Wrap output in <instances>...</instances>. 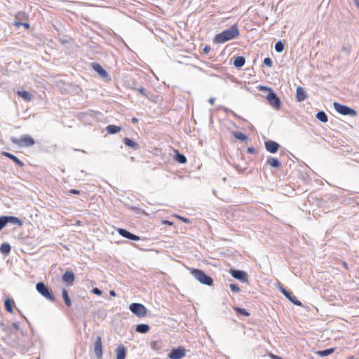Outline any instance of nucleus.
Segmentation results:
<instances>
[{
	"instance_id": "nucleus-10",
	"label": "nucleus",
	"mask_w": 359,
	"mask_h": 359,
	"mask_svg": "<svg viewBox=\"0 0 359 359\" xmlns=\"http://www.w3.org/2000/svg\"><path fill=\"white\" fill-rule=\"evenodd\" d=\"M186 349L182 346H179L171 350L168 356L170 359H181L185 356Z\"/></svg>"
},
{
	"instance_id": "nucleus-2",
	"label": "nucleus",
	"mask_w": 359,
	"mask_h": 359,
	"mask_svg": "<svg viewBox=\"0 0 359 359\" xmlns=\"http://www.w3.org/2000/svg\"><path fill=\"white\" fill-rule=\"evenodd\" d=\"M191 275L201 283L210 286L213 283V279L207 275L203 271L198 269H191L190 271Z\"/></svg>"
},
{
	"instance_id": "nucleus-51",
	"label": "nucleus",
	"mask_w": 359,
	"mask_h": 359,
	"mask_svg": "<svg viewBox=\"0 0 359 359\" xmlns=\"http://www.w3.org/2000/svg\"><path fill=\"white\" fill-rule=\"evenodd\" d=\"M109 294L112 297H116V293L114 290H110L109 292Z\"/></svg>"
},
{
	"instance_id": "nucleus-23",
	"label": "nucleus",
	"mask_w": 359,
	"mask_h": 359,
	"mask_svg": "<svg viewBox=\"0 0 359 359\" xmlns=\"http://www.w3.org/2000/svg\"><path fill=\"white\" fill-rule=\"evenodd\" d=\"M150 330V327L148 324H138L136 325L135 331L141 334L147 333Z\"/></svg>"
},
{
	"instance_id": "nucleus-26",
	"label": "nucleus",
	"mask_w": 359,
	"mask_h": 359,
	"mask_svg": "<svg viewBox=\"0 0 359 359\" xmlns=\"http://www.w3.org/2000/svg\"><path fill=\"white\" fill-rule=\"evenodd\" d=\"M105 130L109 134L114 135L120 132L121 130V128L116 125H109L106 127Z\"/></svg>"
},
{
	"instance_id": "nucleus-59",
	"label": "nucleus",
	"mask_w": 359,
	"mask_h": 359,
	"mask_svg": "<svg viewBox=\"0 0 359 359\" xmlns=\"http://www.w3.org/2000/svg\"><path fill=\"white\" fill-rule=\"evenodd\" d=\"M344 266H345L346 268H347V265H346V264L345 262L344 263Z\"/></svg>"
},
{
	"instance_id": "nucleus-46",
	"label": "nucleus",
	"mask_w": 359,
	"mask_h": 359,
	"mask_svg": "<svg viewBox=\"0 0 359 359\" xmlns=\"http://www.w3.org/2000/svg\"><path fill=\"white\" fill-rule=\"evenodd\" d=\"M12 326L16 330H20V325H19V323H18V322L13 323Z\"/></svg>"
},
{
	"instance_id": "nucleus-9",
	"label": "nucleus",
	"mask_w": 359,
	"mask_h": 359,
	"mask_svg": "<svg viewBox=\"0 0 359 359\" xmlns=\"http://www.w3.org/2000/svg\"><path fill=\"white\" fill-rule=\"evenodd\" d=\"M280 292L288 299L290 300L292 304L297 306H302V302L297 299V298L292 294V292L286 290L285 288L283 287H280Z\"/></svg>"
},
{
	"instance_id": "nucleus-50",
	"label": "nucleus",
	"mask_w": 359,
	"mask_h": 359,
	"mask_svg": "<svg viewBox=\"0 0 359 359\" xmlns=\"http://www.w3.org/2000/svg\"><path fill=\"white\" fill-rule=\"evenodd\" d=\"M13 25H14L15 26H16V27H19V26H21V25H22V22H18V21H15V22H13Z\"/></svg>"
},
{
	"instance_id": "nucleus-17",
	"label": "nucleus",
	"mask_w": 359,
	"mask_h": 359,
	"mask_svg": "<svg viewBox=\"0 0 359 359\" xmlns=\"http://www.w3.org/2000/svg\"><path fill=\"white\" fill-rule=\"evenodd\" d=\"M2 154H3V155L4 156H6V157L10 158L11 160H12L19 167H23L24 166V163L21 160H20L17 156L13 155V154L7 152V151H4Z\"/></svg>"
},
{
	"instance_id": "nucleus-60",
	"label": "nucleus",
	"mask_w": 359,
	"mask_h": 359,
	"mask_svg": "<svg viewBox=\"0 0 359 359\" xmlns=\"http://www.w3.org/2000/svg\"><path fill=\"white\" fill-rule=\"evenodd\" d=\"M38 359H39V358H38Z\"/></svg>"
},
{
	"instance_id": "nucleus-38",
	"label": "nucleus",
	"mask_w": 359,
	"mask_h": 359,
	"mask_svg": "<svg viewBox=\"0 0 359 359\" xmlns=\"http://www.w3.org/2000/svg\"><path fill=\"white\" fill-rule=\"evenodd\" d=\"M229 287L233 292H238L241 291L240 287L234 283L230 284Z\"/></svg>"
},
{
	"instance_id": "nucleus-27",
	"label": "nucleus",
	"mask_w": 359,
	"mask_h": 359,
	"mask_svg": "<svg viewBox=\"0 0 359 359\" xmlns=\"http://www.w3.org/2000/svg\"><path fill=\"white\" fill-rule=\"evenodd\" d=\"M62 299L66 304L67 306L69 307L72 306V302H71V299L69 298V294H68V291L65 289V288H63L62 290Z\"/></svg>"
},
{
	"instance_id": "nucleus-4",
	"label": "nucleus",
	"mask_w": 359,
	"mask_h": 359,
	"mask_svg": "<svg viewBox=\"0 0 359 359\" xmlns=\"http://www.w3.org/2000/svg\"><path fill=\"white\" fill-rule=\"evenodd\" d=\"M11 141L20 147H31L34 144V140L29 135H24L20 138L11 137Z\"/></svg>"
},
{
	"instance_id": "nucleus-41",
	"label": "nucleus",
	"mask_w": 359,
	"mask_h": 359,
	"mask_svg": "<svg viewBox=\"0 0 359 359\" xmlns=\"http://www.w3.org/2000/svg\"><path fill=\"white\" fill-rule=\"evenodd\" d=\"M259 89L262 91H267L268 93H270V90H273L271 88L264 86H259Z\"/></svg>"
},
{
	"instance_id": "nucleus-21",
	"label": "nucleus",
	"mask_w": 359,
	"mask_h": 359,
	"mask_svg": "<svg viewBox=\"0 0 359 359\" xmlns=\"http://www.w3.org/2000/svg\"><path fill=\"white\" fill-rule=\"evenodd\" d=\"M15 304V302L13 299L6 298L4 300V307L6 311L8 313H13V306Z\"/></svg>"
},
{
	"instance_id": "nucleus-14",
	"label": "nucleus",
	"mask_w": 359,
	"mask_h": 359,
	"mask_svg": "<svg viewBox=\"0 0 359 359\" xmlns=\"http://www.w3.org/2000/svg\"><path fill=\"white\" fill-rule=\"evenodd\" d=\"M75 279L74 273L71 270H67L62 276V280L68 285H72Z\"/></svg>"
},
{
	"instance_id": "nucleus-20",
	"label": "nucleus",
	"mask_w": 359,
	"mask_h": 359,
	"mask_svg": "<svg viewBox=\"0 0 359 359\" xmlns=\"http://www.w3.org/2000/svg\"><path fill=\"white\" fill-rule=\"evenodd\" d=\"M5 217H6L7 224L8 223H11L13 224L18 225L20 226L22 225V220H20L18 217H16L15 216H8V215H5Z\"/></svg>"
},
{
	"instance_id": "nucleus-42",
	"label": "nucleus",
	"mask_w": 359,
	"mask_h": 359,
	"mask_svg": "<svg viewBox=\"0 0 359 359\" xmlns=\"http://www.w3.org/2000/svg\"><path fill=\"white\" fill-rule=\"evenodd\" d=\"M92 292L97 295H101L102 293V292L97 287L93 288Z\"/></svg>"
},
{
	"instance_id": "nucleus-12",
	"label": "nucleus",
	"mask_w": 359,
	"mask_h": 359,
	"mask_svg": "<svg viewBox=\"0 0 359 359\" xmlns=\"http://www.w3.org/2000/svg\"><path fill=\"white\" fill-rule=\"evenodd\" d=\"M117 231L119 233V235L129 240L137 241L140 239V236L130 233L129 231L125 229L118 228L117 229Z\"/></svg>"
},
{
	"instance_id": "nucleus-18",
	"label": "nucleus",
	"mask_w": 359,
	"mask_h": 359,
	"mask_svg": "<svg viewBox=\"0 0 359 359\" xmlns=\"http://www.w3.org/2000/svg\"><path fill=\"white\" fill-rule=\"evenodd\" d=\"M116 359H125L126 356V348L123 345H119L116 348Z\"/></svg>"
},
{
	"instance_id": "nucleus-44",
	"label": "nucleus",
	"mask_w": 359,
	"mask_h": 359,
	"mask_svg": "<svg viewBox=\"0 0 359 359\" xmlns=\"http://www.w3.org/2000/svg\"><path fill=\"white\" fill-rule=\"evenodd\" d=\"M25 16V13H22V12H19L16 14L15 15V18L17 20H20V19H22Z\"/></svg>"
},
{
	"instance_id": "nucleus-6",
	"label": "nucleus",
	"mask_w": 359,
	"mask_h": 359,
	"mask_svg": "<svg viewBox=\"0 0 359 359\" xmlns=\"http://www.w3.org/2000/svg\"><path fill=\"white\" fill-rule=\"evenodd\" d=\"M129 309L133 314L140 318L145 316L147 313V309L143 304L140 303L130 304Z\"/></svg>"
},
{
	"instance_id": "nucleus-28",
	"label": "nucleus",
	"mask_w": 359,
	"mask_h": 359,
	"mask_svg": "<svg viewBox=\"0 0 359 359\" xmlns=\"http://www.w3.org/2000/svg\"><path fill=\"white\" fill-rule=\"evenodd\" d=\"M17 95L20 97H21L25 101H30L32 98V96L31 94H29L27 91L22 90H18L17 92Z\"/></svg>"
},
{
	"instance_id": "nucleus-43",
	"label": "nucleus",
	"mask_w": 359,
	"mask_h": 359,
	"mask_svg": "<svg viewBox=\"0 0 359 359\" xmlns=\"http://www.w3.org/2000/svg\"><path fill=\"white\" fill-rule=\"evenodd\" d=\"M69 193L71 194H76V195H79L81 194V191L79 190H77V189H72L69 191Z\"/></svg>"
},
{
	"instance_id": "nucleus-52",
	"label": "nucleus",
	"mask_w": 359,
	"mask_h": 359,
	"mask_svg": "<svg viewBox=\"0 0 359 359\" xmlns=\"http://www.w3.org/2000/svg\"><path fill=\"white\" fill-rule=\"evenodd\" d=\"M215 99L214 97H210V98L209 99L208 102H209L211 104H214V102H215Z\"/></svg>"
},
{
	"instance_id": "nucleus-35",
	"label": "nucleus",
	"mask_w": 359,
	"mask_h": 359,
	"mask_svg": "<svg viewBox=\"0 0 359 359\" xmlns=\"http://www.w3.org/2000/svg\"><path fill=\"white\" fill-rule=\"evenodd\" d=\"M285 45L281 41H278L276 43L274 48L277 53H281L284 50Z\"/></svg>"
},
{
	"instance_id": "nucleus-34",
	"label": "nucleus",
	"mask_w": 359,
	"mask_h": 359,
	"mask_svg": "<svg viewBox=\"0 0 359 359\" xmlns=\"http://www.w3.org/2000/svg\"><path fill=\"white\" fill-rule=\"evenodd\" d=\"M233 134L236 139L241 140V141H246L248 139V137L246 135H245L244 133L239 132V131H235L233 133Z\"/></svg>"
},
{
	"instance_id": "nucleus-11",
	"label": "nucleus",
	"mask_w": 359,
	"mask_h": 359,
	"mask_svg": "<svg viewBox=\"0 0 359 359\" xmlns=\"http://www.w3.org/2000/svg\"><path fill=\"white\" fill-rule=\"evenodd\" d=\"M94 353L96 355L97 359H100L102 356V338L100 336H98L96 338V340L94 344Z\"/></svg>"
},
{
	"instance_id": "nucleus-39",
	"label": "nucleus",
	"mask_w": 359,
	"mask_h": 359,
	"mask_svg": "<svg viewBox=\"0 0 359 359\" xmlns=\"http://www.w3.org/2000/svg\"><path fill=\"white\" fill-rule=\"evenodd\" d=\"M1 326L2 327V330L7 332V333H11L12 332V328L11 326L4 325V323H1Z\"/></svg>"
},
{
	"instance_id": "nucleus-7",
	"label": "nucleus",
	"mask_w": 359,
	"mask_h": 359,
	"mask_svg": "<svg viewBox=\"0 0 359 359\" xmlns=\"http://www.w3.org/2000/svg\"><path fill=\"white\" fill-rule=\"evenodd\" d=\"M269 104L276 109H279L281 107V100L274 90H270L266 97Z\"/></svg>"
},
{
	"instance_id": "nucleus-22",
	"label": "nucleus",
	"mask_w": 359,
	"mask_h": 359,
	"mask_svg": "<svg viewBox=\"0 0 359 359\" xmlns=\"http://www.w3.org/2000/svg\"><path fill=\"white\" fill-rule=\"evenodd\" d=\"M123 142L127 147L133 149L134 150H137L139 149L138 144L132 139L125 137L123 139Z\"/></svg>"
},
{
	"instance_id": "nucleus-32",
	"label": "nucleus",
	"mask_w": 359,
	"mask_h": 359,
	"mask_svg": "<svg viewBox=\"0 0 359 359\" xmlns=\"http://www.w3.org/2000/svg\"><path fill=\"white\" fill-rule=\"evenodd\" d=\"M233 310L236 311V313L238 316H245V317H248L250 316V313L245 309L234 306Z\"/></svg>"
},
{
	"instance_id": "nucleus-19",
	"label": "nucleus",
	"mask_w": 359,
	"mask_h": 359,
	"mask_svg": "<svg viewBox=\"0 0 359 359\" xmlns=\"http://www.w3.org/2000/svg\"><path fill=\"white\" fill-rule=\"evenodd\" d=\"M266 164L275 168H280L281 167V163L280 161L274 157L269 156L267 158Z\"/></svg>"
},
{
	"instance_id": "nucleus-8",
	"label": "nucleus",
	"mask_w": 359,
	"mask_h": 359,
	"mask_svg": "<svg viewBox=\"0 0 359 359\" xmlns=\"http://www.w3.org/2000/svg\"><path fill=\"white\" fill-rule=\"evenodd\" d=\"M229 273L233 278L238 279L243 283H247L248 281V273L245 271L231 269L229 270Z\"/></svg>"
},
{
	"instance_id": "nucleus-1",
	"label": "nucleus",
	"mask_w": 359,
	"mask_h": 359,
	"mask_svg": "<svg viewBox=\"0 0 359 359\" xmlns=\"http://www.w3.org/2000/svg\"><path fill=\"white\" fill-rule=\"evenodd\" d=\"M239 35V29L237 25H232L230 28L223 30L215 35L214 42L217 43H225L236 38Z\"/></svg>"
},
{
	"instance_id": "nucleus-31",
	"label": "nucleus",
	"mask_w": 359,
	"mask_h": 359,
	"mask_svg": "<svg viewBox=\"0 0 359 359\" xmlns=\"http://www.w3.org/2000/svg\"><path fill=\"white\" fill-rule=\"evenodd\" d=\"M163 346V341L161 340L153 341L151 342V348L155 351L161 350Z\"/></svg>"
},
{
	"instance_id": "nucleus-45",
	"label": "nucleus",
	"mask_w": 359,
	"mask_h": 359,
	"mask_svg": "<svg viewBox=\"0 0 359 359\" xmlns=\"http://www.w3.org/2000/svg\"><path fill=\"white\" fill-rule=\"evenodd\" d=\"M203 53H205V54H208L210 50V46H205L204 48H203Z\"/></svg>"
},
{
	"instance_id": "nucleus-53",
	"label": "nucleus",
	"mask_w": 359,
	"mask_h": 359,
	"mask_svg": "<svg viewBox=\"0 0 359 359\" xmlns=\"http://www.w3.org/2000/svg\"><path fill=\"white\" fill-rule=\"evenodd\" d=\"M137 122H138V118H137L135 117H133L132 118V123H137Z\"/></svg>"
},
{
	"instance_id": "nucleus-33",
	"label": "nucleus",
	"mask_w": 359,
	"mask_h": 359,
	"mask_svg": "<svg viewBox=\"0 0 359 359\" xmlns=\"http://www.w3.org/2000/svg\"><path fill=\"white\" fill-rule=\"evenodd\" d=\"M334 350L335 349L334 348H327L325 350L319 351L317 352V354L319 356L325 357V356L330 355V354L333 353Z\"/></svg>"
},
{
	"instance_id": "nucleus-3",
	"label": "nucleus",
	"mask_w": 359,
	"mask_h": 359,
	"mask_svg": "<svg viewBox=\"0 0 359 359\" xmlns=\"http://www.w3.org/2000/svg\"><path fill=\"white\" fill-rule=\"evenodd\" d=\"M36 289L37 292L46 299L55 302L56 299L51 290L43 282H39L36 285Z\"/></svg>"
},
{
	"instance_id": "nucleus-37",
	"label": "nucleus",
	"mask_w": 359,
	"mask_h": 359,
	"mask_svg": "<svg viewBox=\"0 0 359 359\" xmlns=\"http://www.w3.org/2000/svg\"><path fill=\"white\" fill-rule=\"evenodd\" d=\"M7 225L5 215L0 217V231Z\"/></svg>"
},
{
	"instance_id": "nucleus-29",
	"label": "nucleus",
	"mask_w": 359,
	"mask_h": 359,
	"mask_svg": "<svg viewBox=\"0 0 359 359\" xmlns=\"http://www.w3.org/2000/svg\"><path fill=\"white\" fill-rule=\"evenodd\" d=\"M316 118L323 123H327L328 121V117L324 111H318Z\"/></svg>"
},
{
	"instance_id": "nucleus-47",
	"label": "nucleus",
	"mask_w": 359,
	"mask_h": 359,
	"mask_svg": "<svg viewBox=\"0 0 359 359\" xmlns=\"http://www.w3.org/2000/svg\"><path fill=\"white\" fill-rule=\"evenodd\" d=\"M255 151L256 150H255V149L254 147H248L247 151L249 154H254V153H255Z\"/></svg>"
},
{
	"instance_id": "nucleus-54",
	"label": "nucleus",
	"mask_w": 359,
	"mask_h": 359,
	"mask_svg": "<svg viewBox=\"0 0 359 359\" xmlns=\"http://www.w3.org/2000/svg\"><path fill=\"white\" fill-rule=\"evenodd\" d=\"M354 5L356 6L357 8H359V1H353Z\"/></svg>"
},
{
	"instance_id": "nucleus-56",
	"label": "nucleus",
	"mask_w": 359,
	"mask_h": 359,
	"mask_svg": "<svg viewBox=\"0 0 359 359\" xmlns=\"http://www.w3.org/2000/svg\"><path fill=\"white\" fill-rule=\"evenodd\" d=\"M231 113L236 117H238V116L233 111H231Z\"/></svg>"
},
{
	"instance_id": "nucleus-49",
	"label": "nucleus",
	"mask_w": 359,
	"mask_h": 359,
	"mask_svg": "<svg viewBox=\"0 0 359 359\" xmlns=\"http://www.w3.org/2000/svg\"><path fill=\"white\" fill-rule=\"evenodd\" d=\"M22 26H23L26 29H29L30 27L29 24L27 22H22Z\"/></svg>"
},
{
	"instance_id": "nucleus-13",
	"label": "nucleus",
	"mask_w": 359,
	"mask_h": 359,
	"mask_svg": "<svg viewBox=\"0 0 359 359\" xmlns=\"http://www.w3.org/2000/svg\"><path fill=\"white\" fill-rule=\"evenodd\" d=\"M264 145L266 151L271 154L276 153L280 147L279 144L273 140L265 141Z\"/></svg>"
},
{
	"instance_id": "nucleus-55",
	"label": "nucleus",
	"mask_w": 359,
	"mask_h": 359,
	"mask_svg": "<svg viewBox=\"0 0 359 359\" xmlns=\"http://www.w3.org/2000/svg\"><path fill=\"white\" fill-rule=\"evenodd\" d=\"M164 223H165V224H167L168 225H172V222H170V221H168V220H165Z\"/></svg>"
},
{
	"instance_id": "nucleus-16",
	"label": "nucleus",
	"mask_w": 359,
	"mask_h": 359,
	"mask_svg": "<svg viewBox=\"0 0 359 359\" xmlns=\"http://www.w3.org/2000/svg\"><path fill=\"white\" fill-rule=\"evenodd\" d=\"M93 69L102 77V78H107L109 77L108 73L105 69L102 68V67L98 63L93 62L92 63Z\"/></svg>"
},
{
	"instance_id": "nucleus-48",
	"label": "nucleus",
	"mask_w": 359,
	"mask_h": 359,
	"mask_svg": "<svg viewBox=\"0 0 359 359\" xmlns=\"http://www.w3.org/2000/svg\"><path fill=\"white\" fill-rule=\"evenodd\" d=\"M180 219L184 222V223H187V224H189L190 222V220L188 218H184V217H180Z\"/></svg>"
},
{
	"instance_id": "nucleus-36",
	"label": "nucleus",
	"mask_w": 359,
	"mask_h": 359,
	"mask_svg": "<svg viewBox=\"0 0 359 359\" xmlns=\"http://www.w3.org/2000/svg\"><path fill=\"white\" fill-rule=\"evenodd\" d=\"M135 90H137L140 94H142L143 96L149 98V93L147 92L146 89L143 87H140V88H135Z\"/></svg>"
},
{
	"instance_id": "nucleus-25",
	"label": "nucleus",
	"mask_w": 359,
	"mask_h": 359,
	"mask_svg": "<svg viewBox=\"0 0 359 359\" xmlns=\"http://www.w3.org/2000/svg\"><path fill=\"white\" fill-rule=\"evenodd\" d=\"M11 250V246L8 243H4L0 246V252L4 256H7Z\"/></svg>"
},
{
	"instance_id": "nucleus-58",
	"label": "nucleus",
	"mask_w": 359,
	"mask_h": 359,
	"mask_svg": "<svg viewBox=\"0 0 359 359\" xmlns=\"http://www.w3.org/2000/svg\"><path fill=\"white\" fill-rule=\"evenodd\" d=\"M222 180H223L224 182H226V177H223Z\"/></svg>"
},
{
	"instance_id": "nucleus-57",
	"label": "nucleus",
	"mask_w": 359,
	"mask_h": 359,
	"mask_svg": "<svg viewBox=\"0 0 359 359\" xmlns=\"http://www.w3.org/2000/svg\"><path fill=\"white\" fill-rule=\"evenodd\" d=\"M132 209H133V210H138V208H136V207H133V208H132Z\"/></svg>"
},
{
	"instance_id": "nucleus-15",
	"label": "nucleus",
	"mask_w": 359,
	"mask_h": 359,
	"mask_svg": "<svg viewBox=\"0 0 359 359\" xmlns=\"http://www.w3.org/2000/svg\"><path fill=\"white\" fill-rule=\"evenodd\" d=\"M308 97V95L305 90V89L302 86H297L296 90V100L297 102H300L306 100Z\"/></svg>"
},
{
	"instance_id": "nucleus-5",
	"label": "nucleus",
	"mask_w": 359,
	"mask_h": 359,
	"mask_svg": "<svg viewBox=\"0 0 359 359\" xmlns=\"http://www.w3.org/2000/svg\"><path fill=\"white\" fill-rule=\"evenodd\" d=\"M333 106H334V109L336 110V111L341 115H344V116L348 115V116L355 117L358 114L357 111L354 109L351 108L346 105L341 104L337 102H334L333 103Z\"/></svg>"
},
{
	"instance_id": "nucleus-30",
	"label": "nucleus",
	"mask_w": 359,
	"mask_h": 359,
	"mask_svg": "<svg viewBox=\"0 0 359 359\" xmlns=\"http://www.w3.org/2000/svg\"><path fill=\"white\" fill-rule=\"evenodd\" d=\"M175 160L180 163H185L187 162L186 156L177 150L175 151Z\"/></svg>"
},
{
	"instance_id": "nucleus-40",
	"label": "nucleus",
	"mask_w": 359,
	"mask_h": 359,
	"mask_svg": "<svg viewBox=\"0 0 359 359\" xmlns=\"http://www.w3.org/2000/svg\"><path fill=\"white\" fill-rule=\"evenodd\" d=\"M263 63L264 65L271 67L272 66L273 62L270 57H266L264 59Z\"/></svg>"
},
{
	"instance_id": "nucleus-24",
	"label": "nucleus",
	"mask_w": 359,
	"mask_h": 359,
	"mask_svg": "<svg viewBox=\"0 0 359 359\" xmlns=\"http://www.w3.org/2000/svg\"><path fill=\"white\" fill-rule=\"evenodd\" d=\"M233 65L237 67V68H241L242 67L244 66L245 63V59L244 57L243 56H237V57H234L233 58Z\"/></svg>"
}]
</instances>
